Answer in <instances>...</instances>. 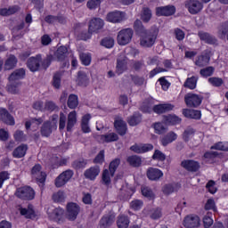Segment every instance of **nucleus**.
<instances>
[{
  "instance_id": "obj_27",
  "label": "nucleus",
  "mask_w": 228,
  "mask_h": 228,
  "mask_svg": "<svg viewBox=\"0 0 228 228\" xmlns=\"http://www.w3.org/2000/svg\"><path fill=\"white\" fill-rule=\"evenodd\" d=\"M176 140H177V134H175L174 131H170L160 139V143L163 147H167V145H169V143H172Z\"/></svg>"
},
{
  "instance_id": "obj_53",
  "label": "nucleus",
  "mask_w": 228,
  "mask_h": 228,
  "mask_svg": "<svg viewBox=\"0 0 228 228\" xmlns=\"http://www.w3.org/2000/svg\"><path fill=\"white\" fill-rule=\"evenodd\" d=\"M105 161L104 150H101L96 157L93 159L94 165H102Z\"/></svg>"
},
{
  "instance_id": "obj_20",
  "label": "nucleus",
  "mask_w": 228,
  "mask_h": 228,
  "mask_svg": "<svg viewBox=\"0 0 228 228\" xmlns=\"http://www.w3.org/2000/svg\"><path fill=\"white\" fill-rule=\"evenodd\" d=\"M99 174H101V167L99 166H93L84 172V176L86 179H89V181H95Z\"/></svg>"
},
{
  "instance_id": "obj_2",
  "label": "nucleus",
  "mask_w": 228,
  "mask_h": 228,
  "mask_svg": "<svg viewBox=\"0 0 228 228\" xmlns=\"http://www.w3.org/2000/svg\"><path fill=\"white\" fill-rule=\"evenodd\" d=\"M54 60V57L53 55H48L46 57V60L42 61V55H37L36 57H30L28 60V68L31 72H37L38 69H40V65H43V67H49L51 65V61Z\"/></svg>"
},
{
  "instance_id": "obj_29",
  "label": "nucleus",
  "mask_w": 228,
  "mask_h": 228,
  "mask_svg": "<svg viewBox=\"0 0 228 228\" xmlns=\"http://www.w3.org/2000/svg\"><path fill=\"white\" fill-rule=\"evenodd\" d=\"M163 65L165 68L158 67L152 69L150 72V77H154V76H156V74H159V72H168L169 69L172 68V61L166 60L164 61Z\"/></svg>"
},
{
  "instance_id": "obj_52",
  "label": "nucleus",
  "mask_w": 228,
  "mask_h": 228,
  "mask_svg": "<svg viewBox=\"0 0 228 228\" xmlns=\"http://www.w3.org/2000/svg\"><path fill=\"white\" fill-rule=\"evenodd\" d=\"M213 214L212 213H207L206 216L203 217V225L205 228H210L211 225H213Z\"/></svg>"
},
{
  "instance_id": "obj_35",
  "label": "nucleus",
  "mask_w": 228,
  "mask_h": 228,
  "mask_svg": "<svg viewBox=\"0 0 228 228\" xmlns=\"http://www.w3.org/2000/svg\"><path fill=\"white\" fill-rule=\"evenodd\" d=\"M198 37L202 42H205V44H216V39L208 32L200 31Z\"/></svg>"
},
{
  "instance_id": "obj_3",
  "label": "nucleus",
  "mask_w": 228,
  "mask_h": 228,
  "mask_svg": "<svg viewBox=\"0 0 228 228\" xmlns=\"http://www.w3.org/2000/svg\"><path fill=\"white\" fill-rule=\"evenodd\" d=\"M156 38H158V31L145 30L141 37L140 45L142 47H152L156 44Z\"/></svg>"
},
{
  "instance_id": "obj_28",
  "label": "nucleus",
  "mask_w": 228,
  "mask_h": 228,
  "mask_svg": "<svg viewBox=\"0 0 228 228\" xmlns=\"http://www.w3.org/2000/svg\"><path fill=\"white\" fill-rule=\"evenodd\" d=\"M115 216L111 214L104 215L100 220V228H108L113 225Z\"/></svg>"
},
{
  "instance_id": "obj_59",
  "label": "nucleus",
  "mask_w": 228,
  "mask_h": 228,
  "mask_svg": "<svg viewBox=\"0 0 228 228\" xmlns=\"http://www.w3.org/2000/svg\"><path fill=\"white\" fill-rule=\"evenodd\" d=\"M151 19H152V12H151L149 8H143L142 13V20H143V22H149Z\"/></svg>"
},
{
  "instance_id": "obj_49",
  "label": "nucleus",
  "mask_w": 228,
  "mask_h": 228,
  "mask_svg": "<svg viewBox=\"0 0 228 228\" xmlns=\"http://www.w3.org/2000/svg\"><path fill=\"white\" fill-rule=\"evenodd\" d=\"M19 10V6H12L9 8L0 9V15L3 17H8V15H13V13H17Z\"/></svg>"
},
{
  "instance_id": "obj_32",
  "label": "nucleus",
  "mask_w": 228,
  "mask_h": 228,
  "mask_svg": "<svg viewBox=\"0 0 228 228\" xmlns=\"http://www.w3.org/2000/svg\"><path fill=\"white\" fill-rule=\"evenodd\" d=\"M218 156H220L218 151H206L202 156V159L203 161L205 160V163L213 165L215 163V159H216Z\"/></svg>"
},
{
  "instance_id": "obj_26",
  "label": "nucleus",
  "mask_w": 228,
  "mask_h": 228,
  "mask_svg": "<svg viewBox=\"0 0 228 228\" xmlns=\"http://www.w3.org/2000/svg\"><path fill=\"white\" fill-rule=\"evenodd\" d=\"M142 113L135 111L132 116L127 118L126 122L131 127H134L142 123Z\"/></svg>"
},
{
  "instance_id": "obj_44",
  "label": "nucleus",
  "mask_w": 228,
  "mask_h": 228,
  "mask_svg": "<svg viewBox=\"0 0 228 228\" xmlns=\"http://www.w3.org/2000/svg\"><path fill=\"white\" fill-rule=\"evenodd\" d=\"M210 60L211 59L208 55H200L197 57L194 63L197 67H206L207 65H209Z\"/></svg>"
},
{
  "instance_id": "obj_48",
  "label": "nucleus",
  "mask_w": 228,
  "mask_h": 228,
  "mask_svg": "<svg viewBox=\"0 0 228 228\" xmlns=\"http://www.w3.org/2000/svg\"><path fill=\"white\" fill-rule=\"evenodd\" d=\"M141 191L142 195L143 197H146V199H148L149 200H154V199H156V195L152 191V189H151L150 187H142Z\"/></svg>"
},
{
  "instance_id": "obj_10",
  "label": "nucleus",
  "mask_w": 228,
  "mask_h": 228,
  "mask_svg": "<svg viewBox=\"0 0 228 228\" xmlns=\"http://www.w3.org/2000/svg\"><path fill=\"white\" fill-rule=\"evenodd\" d=\"M133 30L131 28H124L118 34V44L119 45H127L133 40Z\"/></svg>"
},
{
  "instance_id": "obj_37",
  "label": "nucleus",
  "mask_w": 228,
  "mask_h": 228,
  "mask_svg": "<svg viewBox=\"0 0 228 228\" xmlns=\"http://www.w3.org/2000/svg\"><path fill=\"white\" fill-rule=\"evenodd\" d=\"M126 162L134 168H138L142 167V157L138 155H131L127 157Z\"/></svg>"
},
{
  "instance_id": "obj_9",
  "label": "nucleus",
  "mask_w": 228,
  "mask_h": 228,
  "mask_svg": "<svg viewBox=\"0 0 228 228\" xmlns=\"http://www.w3.org/2000/svg\"><path fill=\"white\" fill-rule=\"evenodd\" d=\"M58 129V125L56 123L53 124L51 120L45 121L40 128L41 136L43 138H49L53 134V131Z\"/></svg>"
},
{
  "instance_id": "obj_55",
  "label": "nucleus",
  "mask_w": 228,
  "mask_h": 228,
  "mask_svg": "<svg viewBox=\"0 0 228 228\" xmlns=\"http://www.w3.org/2000/svg\"><path fill=\"white\" fill-rule=\"evenodd\" d=\"M53 202H65V192L59 191L53 194Z\"/></svg>"
},
{
  "instance_id": "obj_1",
  "label": "nucleus",
  "mask_w": 228,
  "mask_h": 228,
  "mask_svg": "<svg viewBox=\"0 0 228 228\" xmlns=\"http://www.w3.org/2000/svg\"><path fill=\"white\" fill-rule=\"evenodd\" d=\"M175 106L172 103H159L152 107V101L144 100L139 108L142 113H156V115H163L174 110Z\"/></svg>"
},
{
  "instance_id": "obj_22",
  "label": "nucleus",
  "mask_w": 228,
  "mask_h": 228,
  "mask_svg": "<svg viewBox=\"0 0 228 228\" xmlns=\"http://www.w3.org/2000/svg\"><path fill=\"white\" fill-rule=\"evenodd\" d=\"M104 27V20L101 18H93L89 22V33H97Z\"/></svg>"
},
{
  "instance_id": "obj_33",
  "label": "nucleus",
  "mask_w": 228,
  "mask_h": 228,
  "mask_svg": "<svg viewBox=\"0 0 228 228\" xmlns=\"http://www.w3.org/2000/svg\"><path fill=\"white\" fill-rule=\"evenodd\" d=\"M67 163H69V159H60L57 156L51 159V167L53 169L60 168V167H67Z\"/></svg>"
},
{
  "instance_id": "obj_58",
  "label": "nucleus",
  "mask_w": 228,
  "mask_h": 228,
  "mask_svg": "<svg viewBox=\"0 0 228 228\" xmlns=\"http://www.w3.org/2000/svg\"><path fill=\"white\" fill-rule=\"evenodd\" d=\"M215 184H216V183L214 180H210L206 184V189L208 190V191H209L212 195H215V193L216 191H218V189L216 187H215Z\"/></svg>"
},
{
  "instance_id": "obj_41",
  "label": "nucleus",
  "mask_w": 228,
  "mask_h": 228,
  "mask_svg": "<svg viewBox=\"0 0 228 228\" xmlns=\"http://www.w3.org/2000/svg\"><path fill=\"white\" fill-rule=\"evenodd\" d=\"M129 216L126 215H119L117 220V225L118 228H127L129 227Z\"/></svg>"
},
{
  "instance_id": "obj_7",
  "label": "nucleus",
  "mask_w": 228,
  "mask_h": 228,
  "mask_svg": "<svg viewBox=\"0 0 228 228\" xmlns=\"http://www.w3.org/2000/svg\"><path fill=\"white\" fill-rule=\"evenodd\" d=\"M184 7L191 15H197V13H200V12H202L204 4H202L199 0H186L184 2Z\"/></svg>"
},
{
  "instance_id": "obj_43",
  "label": "nucleus",
  "mask_w": 228,
  "mask_h": 228,
  "mask_svg": "<svg viewBox=\"0 0 228 228\" xmlns=\"http://www.w3.org/2000/svg\"><path fill=\"white\" fill-rule=\"evenodd\" d=\"M68 108H69V110H76L77 108V106L79 105V100L77 98V95L76 94H69V98H68Z\"/></svg>"
},
{
  "instance_id": "obj_62",
  "label": "nucleus",
  "mask_w": 228,
  "mask_h": 228,
  "mask_svg": "<svg viewBox=\"0 0 228 228\" xmlns=\"http://www.w3.org/2000/svg\"><path fill=\"white\" fill-rule=\"evenodd\" d=\"M208 83H210L212 86H222V85H224V79L221 77H213L208 78Z\"/></svg>"
},
{
  "instance_id": "obj_16",
  "label": "nucleus",
  "mask_w": 228,
  "mask_h": 228,
  "mask_svg": "<svg viewBox=\"0 0 228 228\" xmlns=\"http://www.w3.org/2000/svg\"><path fill=\"white\" fill-rule=\"evenodd\" d=\"M108 22H112L113 24H118L126 20V12L121 11L110 12L106 17Z\"/></svg>"
},
{
  "instance_id": "obj_38",
  "label": "nucleus",
  "mask_w": 228,
  "mask_h": 228,
  "mask_svg": "<svg viewBox=\"0 0 228 228\" xmlns=\"http://www.w3.org/2000/svg\"><path fill=\"white\" fill-rule=\"evenodd\" d=\"M69 50L65 46H61L57 49L54 53L55 58H57V61H65L67 60V53Z\"/></svg>"
},
{
  "instance_id": "obj_45",
  "label": "nucleus",
  "mask_w": 228,
  "mask_h": 228,
  "mask_svg": "<svg viewBox=\"0 0 228 228\" xmlns=\"http://www.w3.org/2000/svg\"><path fill=\"white\" fill-rule=\"evenodd\" d=\"M120 166V159H115L110 161L109 165V172L111 177H115V172H117V168Z\"/></svg>"
},
{
  "instance_id": "obj_61",
  "label": "nucleus",
  "mask_w": 228,
  "mask_h": 228,
  "mask_svg": "<svg viewBox=\"0 0 228 228\" xmlns=\"http://www.w3.org/2000/svg\"><path fill=\"white\" fill-rule=\"evenodd\" d=\"M162 191H163L164 195H170V194L174 193V191H175V187L172 183H167L163 186Z\"/></svg>"
},
{
  "instance_id": "obj_19",
  "label": "nucleus",
  "mask_w": 228,
  "mask_h": 228,
  "mask_svg": "<svg viewBox=\"0 0 228 228\" xmlns=\"http://www.w3.org/2000/svg\"><path fill=\"white\" fill-rule=\"evenodd\" d=\"M0 120L6 126H13L15 124V118L4 108H0Z\"/></svg>"
},
{
  "instance_id": "obj_36",
  "label": "nucleus",
  "mask_w": 228,
  "mask_h": 228,
  "mask_svg": "<svg viewBox=\"0 0 228 228\" xmlns=\"http://www.w3.org/2000/svg\"><path fill=\"white\" fill-rule=\"evenodd\" d=\"M26 76V69H19L12 72L9 77L10 83H13V81H17L19 79H23Z\"/></svg>"
},
{
  "instance_id": "obj_64",
  "label": "nucleus",
  "mask_w": 228,
  "mask_h": 228,
  "mask_svg": "<svg viewBox=\"0 0 228 228\" xmlns=\"http://www.w3.org/2000/svg\"><path fill=\"white\" fill-rule=\"evenodd\" d=\"M153 128L155 130L156 134H163L165 133V126H163V123L157 122L153 125Z\"/></svg>"
},
{
  "instance_id": "obj_23",
  "label": "nucleus",
  "mask_w": 228,
  "mask_h": 228,
  "mask_svg": "<svg viewBox=\"0 0 228 228\" xmlns=\"http://www.w3.org/2000/svg\"><path fill=\"white\" fill-rule=\"evenodd\" d=\"M146 175L150 181H159L163 177V171L156 167H149Z\"/></svg>"
},
{
  "instance_id": "obj_15",
  "label": "nucleus",
  "mask_w": 228,
  "mask_h": 228,
  "mask_svg": "<svg viewBox=\"0 0 228 228\" xmlns=\"http://www.w3.org/2000/svg\"><path fill=\"white\" fill-rule=\"evenodd\" d=\"M183 225L185 228H197L200 226V217L197 215H189L184 217Z\"/></svg>"
},
{
  "instance_id": "obj_31",
  "label": "nucleus",
  "mask_w": 228,
  "mask_h": 228,
  "mask_svg": "<svg viewBox=\"0 0 228 228\" xmlns=\"http://www.w3.org/2000/svg\"><path fill=\"white\" fill-rule=\"evenodd\" d=\"M27 152H28V145L20 144L13 150L12 157L16 158V159H20V158H24V156H26Z\"/></svg>"
},
{
  "instance_id": "obj_4",
  "label": "nucleus",
  "mask_w": 228,
  "mask_h": 228,
  "mask_svg": "<svg viewBox=\"0 0 228 228\" xmlns=\"http://www.w3.org/2000/svg\"><path fill=\"white\" fill-rule=\"evenodd\" d=\"M17 199L20 200H33L35 199V190L31 186H23L16 189L14 193Z\"/></svg>"
},
{
  "instance_id": "obj_12",
  "label": "nucleus",
  "mask_w": 228,
  "mask_h": 228,
  "mask_svg": "<svg viewBox=\"0 0 228 228\" xmlns=\"http://www.w3.org/2000/svg\"><path fill=\"white\" fill-rule=\"evenodd\" d=\"M129 63V59L126 57V53H121L117 60L116 65V74L120 76V74H124L126 70H127V65Z\"/></svg>"
},
{
  "instance_id": "obj_34",
  "label": "nucleus",
  "mask_w": 228,
  "mask_h": 228,
  "mask_svg": "<svg viewBox=\"0 0 228 228\" xmlns=\"http://www.w3.org/2000/svg\"><path fill=\"white\" fill-rule=\"evenodd\" d=\"M20 213L21 216H25V218H28V219H32L37 217L35 209H33V207L31 205H28V208H20Z\"/></svg>"
},
{
  "instance_id": "obj_50",
  "label": "nucleus",
  "mask_w": 228,
  "mask_h": 228,
  "mask_svg": "<svg viewBox=\"0 0 228 228\" xmlns=\"http://www.w3.org/2000/svg\"><path fill=\"white\" fill-rule=\"evenodd\" d=\"M102 181L105 186H110V184H111V173H110L109 169H103Z\"/></svg>"
},
{
  "instance_id": "obj_8",
  "label": "nucleus",
  "mask_w": 228,
  "mask_h": 228,
  "mask_svg": "<svg viewBox=\"0 0 228 228\" xmlns=\"http://www.w3.org/2000/svg\"><path fill=\"white\" fill-rule=\"evenodd\" d=\"M48 217L50 220H53V222L63 224V222H65V209L61 207L55 208L52 211H48Z\"/></svg>"
},
{
  "instance_id": "obj_51",
  "label": "nucleus",
  "mask_w": 228,
  "mask_h": 228,
  "mask_svg": "<svg viewBox=\"0 0 228 228\" xmlns=\"http://www.w3.org/2000/svg\"><path fill=\"white\" fill-rule=\"evenodd\" d=\"M79 58H80V61H82L83 65H86V67H88V65H90V63H92V54H90L89 53H81L79 54Z\"/></svg>"
},
{
  "instance_id": "obj_14",
  "label": "nucleus",
  "mask_w": 228,
  "mask_h": 228,
  "mask_svg": "<svg viewBox=\"0 0 228 228\" xmlns=\"http://www.w3.org/2000/svg\"><path fill=\"white\" fill-rule=\"evenodd\" d=\"M181 167L187 172H199L200 170V162L194 159H184L181 162Z\"/></svg>"
},
{
  "instance_id": "obj_56",
  "label": "nucleus",
  "mask_w": 228,
  "mask_h": 228,
  "mask_svg": "<svg viewBox=\"0 0 228 228\" xmlns=\"http://www.w3.org/2000/svg\"><path fill=\"white\" fill-rule=\"evenodd\" d=\"M130 208L134 211H140V209H142V208H143V201H142L140 200H134L131 201Z\"/></svg>"
},
{
  "instance_id": "obj_63",
  "label": "nucleus",
  "mask_w": 228,
  "mask_h": 228,
  "mask_svg": "<svg viewBox=\"0 0 228 228\" xmlns=\"http://www.w3.org/2000/svg\"><path fill=\"white\" fill-rule=\"evenodd\" d=\"M13 138L15 142H24L26 140V135L24 134V131L16 130L13 134Z\"/></svg>"
},
{
  "instance_id": "obj_21",
  "label": "nucleus",
  "mask_w": 228,
  "mask_h": 228,
  "mask_svg": "<svg viewBox=\"0 0 228 228\" xmlns=\"http://www.w3.org/2000/svg\"><path fill=\"white\" fill-rule=\"evenodd\" d=\"M185 118H191L192 120H200L202 118V111L193 109H183L182 111Z\"/></svg>"
},
{
  "instance_id": "obj_40",
  "label": "nucleus",
  "mask_w": 228,
  "mask_h": 228,
  "mask_svg": "<svg viewBox=\"0 0 228 228\" xmlns=\"http://www.w3.org/2000/svg\"><path fill=\"white\" fill-rule=\"evenodd\" d=\"M86 165H88V160L86 159H76L71 163L74 170H83V168H86Z\"/></svg>"
},
{
  "instance_id": "obj_11",
  "label": "nucleus",
  "mask_w": 228,
  "mask_h": 228,
  "mask_svg": "<svg viewBox=\"0 0 228 228\" xmlns=\"http://www.w3.org/2000/svg\"><path fill=\"white\" fill-rule=\"evenodd\" d=\"M67 215L66 217L70 222H74L76 218H77V215H79V211H81V207L75 202H69L66 206Z\"/></svg>"
},
{
  "instance_id": "obj_5",
  "label": "nucleus",
  "mask_w": 228,
  "mask_h": 228,
  "mask_svg": "<svg viewBox=\"0 0 228 228\" xmlns=\"http://www.w3.org/2000/svg\"><path fill=\"white\" fill-rule=\"evenodd\" d=\"M31 175H38L36 178V181L40 188H44L45 186V181L47 179V174L45 172L42 171V165L40 164H36L30 171Z\"/></svg>"
},
{
  "instance_id": "obj_46",
  "label": "nucleus",
  "mask_w": 228,
  "mask_h": 228,
  "mask_svg": "<svg viewBox=\"0 0 228 228\" xmlns=\"http://www.w3.org/2000/svg\"><path fill=\"white\" fill-rule=\"evenodd\" d=\"M33 124H36V126H41V124H44V118H30V120L25 122V129H27V131H29V129H31V126H33Z\"/></svg>"
},
{
  "instance_id": "obj_25",
  "label": "nucleus",
  "mask_w": 228,
  "mask_h": 228,
  "mask_svg": "<svg viewBox=\"0 0 228 228\" xmlns=\"http://www.w3.org/2000/svg\"><path fill=\"white\" fill-rule=\"evenodd\" d=\"M114 127L119 136H126L127 134V124L123 119H116L114 121Z\"/></svg>"
},
{
  "instance_id": "obj_13",
  "label": "nucleus",
  "mask_w": 228,
  "mask_h": 228,
  "mask_svg": "<svg viewBox=\"0 0 228 228\" xmlns=\"http://www.w3.org/2000/svg\"><path fill=\"white\" fill-rule=\"evenodd\" d=\"M184 101L188 108H199L202 104V97L195 94H188L184 96Z\"/></svg>"
},
{
  "instance_id": "obj_39",
  "label": "nucleus",
  "mask_w": 228,
  "mask_h": 228,
  "mask_svg": "<svg viewBox=\"0 0 228 228\" xmlns=\"http://www.w3.org/2000/svg\"><path fill=\"white\" fill-rule=\"evenodd\" d=\"M17 57L15 55H10L7 60H5L4 69V70H12L17 67Z\"/></svg>"
},
{
  "instance_id": "obj_60",
  "label": "nucleus",
  "mask_w": 228,
  "mask_h": 228,
  "mask_svg": "<svg viewBox=\"0 0 228 228\" xmlns=\"http://www.w3.org/2000/svg\"><path fill=\"white\" fill-rule=\"evenodd\" d=\"M10 175H11V174L8 171H1L0 172V190H1V188H3L4 182L10 180Z\"/></svg>"
},
{
  "instance_id": "obj_54",
  "label": "nucleus",
  "mask_w": 228,
  "mask_h": 228,
  "mask_svg": "<svg viewBox=\"0 0 228 228\" xmlns=\"http://www.w3.org/2000/svg\"><path fill=\"white\" fill-rule=\"evenodd\" d=\"M151 158L154 161H165V159H167V155L159 150H155Z\"/></svg>"
},
{
  "instance_id": "obj_57",
  "label": "nucleus",
  "mask_w": 228,
  "mask_h": 228,
  "mask_svg": "<svg viewBox=\"0 0 228 228\" xmlns=\"http://www.w3.org/2000/svg\"><path fill=\"white\" fill-rule=\"evenodd\" d=\"M214 72H215V68H213L212 66L202 69L200 71V75L203 77H209V76H213Z\"/></svg>"
},
{
  "instance_id": "obj_17",
  "label": "nucleus",
  "mask_w": 228,
  "mask_h": 228,
  "mask_svg": "<svg viewBox=\"0 0 228 228\" xmlns=\"http://www.w3.org/2000/svg\"><path fill=\"white\" fill-rule=\"evenodd\" d=\"M153 149L154 145L151 143H142L141 145L135 143L130 147V151L135 154H145V152H151Z\"/></svg>"
},
{
  "instance_id": "obj_42",
  "label": "nucleus",
  "mask_w": 228,
  "mask_h": 228,
  "mask_svg": "<svg viewBox=\"0 0 228 228\" xmlns=\"http://www.w3.org/2000/svg\"><path fill=\"white\" fill-rule=\"evenodd\" d=\"M100 140L105 143H110L111 142H118V134L115 133H110L109 134L100 135Z\"/></svg>"
},
{
  "instance_id": "obj_18",
  "label": "nucleus",
  "mask_w": 228,
  "mask_h": 228,
  "mask_svg": "<svg viewBox=\"0 0 228 228\" xmlns=\"http://www.w3.org/2000/svg\"><path fill=\"white\" fill-rule=\"evenodd\" d=\"M175 13V7L174 5H167L156 8V15L158 17H170Z\"/></svg>"
},
{
  "instance_id": "obj_6",
  "label": "nucleus",
  "mask_w": 228,
  "mask_h": 228,
  "mask_svg": "<svg viewBox=\"0 0 228 228\" xmlns=\"http://www.w3.org/2000/svg\"><path fill=\"white\" fill-rule=\"evenodd\" d=\"M74 177V171L72 169H67L61 173L56 178L54 184L56 188H61L65 186L69 181Z\"/></svg>"
},
{
  "instance_id": "obj_47",
  "label": "nucleus",
  "mask_w": 228,
  "mask_h": 228,
  "mask_svg": "<svg viewBox=\"0 0 228 228\" xmlns=\"http://www.w3.org/2000/svg\"><path fill=\"white\" fill-rule=\"evenodd\" d=\"M211 151H223L228 152V142H218L210 147Z\"/></svg>"
},
{
  "instance_id": "obj_24",
  "label": "nucleus",
  "mask_w": 228,
  "mask_h": 228,
  "mask_svg": "<svg viewBox=\"0 0 228 228\" xmlns=\"http://www.w3.org/2000/svg\"><path fill=\"white\" fill-rule=\"evenodd\" d=\"M182 120L183 119L175 114L162 116V124H165L166 126H177Z\"/></svg>"
},
{
  "instance_id": "obj_30",
  "label": "nucleus",
  "mask_w": 228,
  "mask_h": 228,
  "mask_svg": "<svg viewBox=\"0 0 228 228\" xmlns=\"http://www.w3.org/2000/svg\"><path fill=\"white\" fill-rule=\"evenodd\" d=\"M77 123V114L76 113V110H73L69 113L68 115V122H67V131L68 133H70L72 129L74 128V126Z\"/></svg>"
}]
</instances>
